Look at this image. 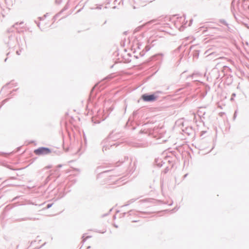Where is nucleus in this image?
Segmentation results:
<instances>
[{
	"label": "nucleus",
	"instance_id": "f257e3e1",
	"mask_svg": "<svg viewBox=\"0 0 249 249\" xmlns=\"http://www.w3.org/2000/svg\"><path fill=\"white\" fill-rule=\"evenodd\" d=\"M51 152V150L48 148L40 147L34 150V153L36 155H44L50 154Z\"/></svg>",
	"mask_w": 249,
	"mask_h": 249
},
{
	"label": "nucleus",
	"instance_id": "f03ea898",
	"mask_svg": "<svg viewBox=\"0 0 249 249\" xmlns=\"http://www.w3.org/2000/svg\"><path fill=\"white\" fill-rule=\"evenodd\" d=\"M142 98L144 101L149 102L153 101L156 99L157 97L153 94L152 95H147L143 94L142 96Z\"/></svg>",
	"mask_w": 249,
	"mask_h": 249
},
{
	"label": "nucleus",
	"instance_id": "7ed1b4c3",
	"mask_svg": "<svg viewBox=\"0 0 249 249\" xmlns=\"http://www.w3.org/2000/svg\"><path fill=\"white\" fill-rule=\"evenodd\" d=\"M91 237V236H87L86 237H84V236H83V243L86 244V241L88 239H90Z\"/></svg>",
	"mask_w": 249,
	"mask_h": 249
},
{
	"label": "nucleus",
	"instance_id": "20e7f679",
	"mask_svg": "<svg viewBox=\"0 0 249 249\" xmlns=\"http://www.w3.org/2000/svg\"><path fill=\"white\" fill-rule=\"evenodd\" d=\"M51 206H52V204H48V205H47V208H49L50 207H51Z\"/></svg>",
	"mask_w": 249,
	"mask_h": 249
},
{
	"label": "nucleus",
	"instance_id": "39448f33",
	"mask_svg": "<svg viewBox=\"0 0 249 249\" xmlns=\"http://www.w3.org/2000/svg\"><path fill=\"white\" fill-rule=\"evenodd\" d=\"M87 249H89V248H90V246H87Z\"/></svg>",
	"mask_w": 249,
	"mask_h": 249
}]
</instances>
